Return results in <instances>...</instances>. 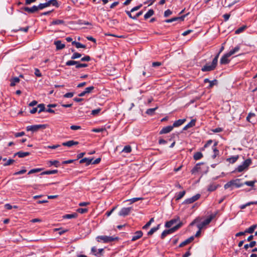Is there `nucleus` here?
<instances>
[{
    "label": "nucleus",
    "mask_w": 257,
    "mask_h": 257,
    "mask_svg": "<svg viewBox=\"0 0 257 257\" xmlns=\"http://www.w3.org/2000/svg\"><path fill=\"white\" fill-rule=\"evenodd\" d=\"M143 199V198H141V197H136V198H133L132 199H131L130 200V201H131V202L132 203H134L136 201H139V200H141Z\"/></svg>",
    "instance_id": "55"
},
{
    "label": "nucleus",
    "mask_w": 257,
    "mask_h": 257,
    "mask_svg": "<svg viewBox=\"0 0 257 257\" xmlns=\"http://www.w3.org/2000/svg\"><path fill=\"white\" fill-rule=\"evenodd\" d=\"M238 158L239 156L238 155L232 156L231 157L227 159V161L229 162L230 163L233 164L238 160Z\"/></svg>",
    "instance_id": "26"
},
{
    "label": "nucleus",
    "mask_w": 257,
    "mask_h": 257,
    "mask_svg": "<svg viewBox=\"0 0 257 257\" xmlns=\"http://www.w3.org/2000/svg\"><path fill=\"white\" fill-rule=\"evenodd\" d=\"M35 74L38 77H41L42 76L41 73L40 72V70L37 68H36L35 69Z\"/></svg>",
    "instance_id": "64"
},
{
    "label": "nucleus",
    "mask_w": 257,
    "mask_h": 257,
    "mask_svg": "<svg viewBox=\"0 0 257 257\" xmlns=\"http://www.w3.org/2000/svg\"><path fill=\"white\" fill-rule=\"evenodd\" d=\"M185 191H183L178 193L176 195V200H178L181 199L185 195Z\"/></svg>",
    "instance_id": "30"
},
{
    "label": "nucleus",
    "mask_w": 257,
    "mask_h": 257,
    "mask_svg": "<svg viewBox=\"0 0 257 257\" xmlns=\"http://www.w3.org/2000/svg\"><path fill=\"white\" fill-rule=\"evenodd\" d=\"M255 182V181H246L244 183V184L248 186L253 187Z\"/></svg>",
    "instance_id": "51"
},
{
    "label": "nucleus",
    "mask_w": 257,
    "mask_h": 257,
    "mask_svg": "<svg viewBox=\"0 0 257 257\" xmlns=\"http://www.w3.org/2000/svg\"><path fill=\"white\" fill-rule=\"evenodd\" d=\"M215 217V215H210L207 219L201 222L200 223L197 225V228L200 230H201L205 226L210 223L211 220Z\"/></svg>",
    "instance_id": "6"
},
{
    "label": "nucleus",
    "mask_w": 257,
    "mask_h": 257,
    "mask_svg": "<svg viewBox=\"0 0 257 257\" xmlns=\"http://www.w3.org/2000/svg\"><path fill=\"white\" fill-rule=\"evenodd\" d=\"M131 209V207L122 208L119 212L118 215L122 216H126L130 213Z\"/></svg>",
    "instance_id": "11"
},
{
    "label": "nucleus",
    "mask_w": 257,
    "mask_h": 257,
    "mask_svg": "<svg viewBox=\"0 0 257 257\" xmlns=\"http://www.w3.org/2000/svg\"><path fill=\"white\" fill-rule=\"evenodd\" d=\"M179 220V217H177L175 218L172 219L171 220L167 221L165 223V227L167 228L171 227L174 224L177 223Z\"/></svg>",
    "instance_id": "10"
},
{
    "label": "nucleus",
    "mask_w": 257,
    "mask_h": 257,
    "mask_svg": "<svg viewBox=\"0 0 257 257\" xmlns=\"http://www.w3.org/2000/svg\"><path fill=\"white\" fill-rule=\"evenodd\" d=\"M243 185V184L240 183V179H236L235 180H232L228 182L226 184L224 185V187L225 189H227L229 188H232L233 187L239 188L242 186Z\"/></svg>",
    "instance_id": "3"
},
{
    "label": "nucleus",
    "mask_w": 257,
    "mask_h": 257,
    "mask_svg": "<svg viewBox=\"0 0 257 257\" xmlns=\"http://www.w3.org/2000/svg\"><path fill=\"white\" fill-rule=\"evenodd\" d=\"M158 108V106H156L155 108L148 109L146 111V113L149 115H152L154 113L155 111L157 110Z\"/></svg>",
    "instance_id": "36"
},
{
    "label": "nucleus",
    "mask_w": 257,
    "mask_h": 257,
    "mask_svg": "<svg viewBox=\"0 0 257 257\" xmlns=\"http://www.w3.org/2000/svg\"><path fill=\"white\" fill-rule=\"evenodd\" d=\"M101 109L100 108H98L96 109L92 110L91 111V114L95 115L98 114L100 111Z\"/></svg>",
    "instance_id": "60"
},
{
    "label": "nucleus",
    "mask_w": 257,
    "mask_h": 257,
    "mask_svg": "<svg viewBox=\"0 0 257 257\" xmlns=\"http://www.w3.org/2000/svg\"><path fill=\"white\" fill-rule=\"evenodd\" d=\"M49 163L50 165H54L56 167H58V165L59 163V162L58 161L55 160V161H49Z\"/></svg>",
    "instance_id": "59"
},
{
    "label": "nucleus",
    "mask_w": 257,
    "mask_h": 257,
    "mask_svg": "<svg viewBox=\"0 0 257 257\" xmlns=\"http://www.w3.org/2000/svg\"><path fill=\"white\" fill-rule=\"evenodd\" d=\"M193 239H194V237L193 236H191L190 238L186 239L185 240H184V241L181 242L179 246L180 247H183V246L186 245V244L189 243L190 242H191Z\"/></svg>",
    "instance_id": "23"
},
{
    "label": "nucleus",
    "mask_w": 257,
    "mask_h": 257,
    "mask_svg": "<svg viewBox=\"0 0 257 257\" xmlns=\"http://www.w3.org/2000/svg\"><path fill=\"white\" fill-rule=\"evenodd\" d=\"M87 66H88V65L87 64H85V63L81 64V63H79L78 62V63L76 65V68H82V67H87Z\"/></svg>",
    "instance_id": "53"
},
{
    "label": "nucleus",
    "mask_w": 257,
    "mask_h": 257,
    "mask_svg": "<svg viewBox=\"0 0 257 257\" xmlns=\"http://www.w3.org/2000/svg\"><path fill=\"white\" fill-rule=\"evenodd\" d=\"M213 151V155H212V158L215 159L219 155V151L216 148H212Z\"/></svg>",
    "instance_id": "43"
},
{
    "label": "nucleus",
    "mask_w": 257,
    "mask_h": 257,
    "mask_svg": "<svg viewBox=\"0 0 257 257\" xmlns=\"http://www.w3.org/2000/svg\"><path fill=\"white\" fill-rule=\"evenodd\" d=\"M200 197V195L199 194H197L190 198L186 199L183 203L184 204H191L199 199Z\"/></svg>",
    "instance_id": "8"
},
{
    "label": "nucleus",
    "mask_w": 257,
    "mask_h": 257,
    "mask_svg": "<svg viewBox=\"0 0 257 257\" xmlns=\"http://www.w3.org/2000/svg\"><path fill=\"white\" fill-rule=\"evenodd\" d=\"M46 127V125L45 124H37L27 126L26 127V130L27 131L36 132L40 129H44Z\"/></svg>",
    "instance_id": "7"
},
{
    "label": "nucleus",
    "mask_w": 257,
    "mask_h": 257,
    "mask_svg": "<svg viewBox=\"0 0 257 257\" xmlns=\"http://www.w3.org/2000/svg\"><path fill=\"white\" fill-rule=\"evenodd\" d=\"M142 235L143 232L142 231L140 230L136 231L132 237V241H134L137 240V239L140 238Z\"/></svg>",
    "instance_id": "15"
},
{
    "label": "nucleus",
    "mask_w": 257,
    "mask_h": 257,
    "mask_svg": "<svg viewBox=\"0 0 257 257\" xmlns=\"http://www.w3.org/2000/svg\"><path fill=\"white\" fill-rule=\"evenodd\" d=\"M254 204H257V201H250V202H247L245 204L240 205L239 208L241 209H244L247 206H250V205H254Z\"/></svg>",
    "instance_id": "25"
},
{
    "label": "nucleus",
    "mask_w": 257,
    "mask_h": 257,
    "mask_svg": "<svg viewBox=\"0 0 257 257\" xmlns=\"http://www.w3.org/2000/svg\"><path fill=\"white\" fill-rule=\"evenodd\" d=\"M26 169H23V170H21L19 171H18V172H15L14 175H20V174H23L24 173H25L26 172Z\"/></svg>",
    "instance_id": "58"
},
{
    "label": "nucleus",
    "mask_w": 257,
    "mask_h": 257,
    "mask_svg": "<svg viewBox=\"0 0 257 257\" xmlns=\"http://www.w3.org/2000/svg\"><path fill=\"white\" fill-rule=\"evenodd\" d=\"M174 127L173 125H169L164 127L160 132V134H165L170 133L172 131Z\"/></svg>",
    "instance_id": "13"
},
{
    "label": "nucleus",
    "mask_w": 257,
    "mask_h": 257,
    "mask_svg": "<svg viewBox=\"0 0 257 257\" xmlns=\"http://www.w3.org/2000/svg\"><path fill=\"white\" fill-rule=\"evenodd\" d=\"M230 57V55L227 53L224 54L220 59V63L221 64H226L229 62L228 58Z\"/></svg>",
    "instance_id": "12"
},
{
    "label": "nucleus",
    "mask_w": 257,
    "mask_h": 257,
    "mask_svg": "<svg viewBox=\"0 0 257 257\" xmlns=\"http://www.w3.org/2000/svg\"><path fill=\"white\" fill-rule=\"evenodd\" d=\"M37 108H39V109L38 110L39 113H41V112H43V111H45L46 109H45L44 104L41 103V104H39L37 106Z\"/></svg>",
    "instance_id": "39"
},
{
    "label": "nucleus",
    "mask_w": 257,
    "mask_h": 257,
    "mask_svg": "<svg viewBox=\"0 0 257 257\" xmlns=\"http://www.w3.org/2000/svg\"><path fill=\"white\" fill-rule=\"evenodd\" d=\"M218 57L219 54H217V55L213 59L212 63L211 64L208 63L206 64L205 66L202 67L201 70L203 72H206L211 71L214 70L217 65Z\"/></svg>",
    "instance_id": "1"
},
{
    "label": "nucleus",
    "mask_w": 257,
    "mask_h": 257,
    "mask_svg": "<svg viewBox=\"0 0 257 257\" xmlns=\"http://www.w3.org/2000/svg\"><path fill=\"white\" fill-rule=\"evenodd\" d=\"M172 14V12L170 10H167L164 12V17H168Z\"/></svg>",
    "instance_id": "56"
},
{
    "label": "nucleus",
    "mask_w": 257,
    "mask_h": 257,
    "mask_svg": "<svg viewBox=\"0 0 257 257\" xmlns=\"http://www.w3.org/2000/svg\"><path fill=\"white\" fill-rule=\"evenodd\" d=\"M239 49H240V47L239 46H237L235 48H234L233 49L231 50L228 53V54H229V55H230L231 56L232 55H233V54H235V53L239 51Z\"/></svg>",
    "instance_id": "29"
},
{
    "label": "nucleus",
    "mask_w": 257,
    "mask_h": 257,
    "mask_svg": "<svg viewBox=\"0 0 257 257\" xmlns=\"http://www.w3.org/2000/svg\"><path fill=\"white\" fill-rule=\"evenodd\" d=\"M182 226V223L179 222L176 225H175L174 227L164 230L161 234V238H164L168 234H171L175 232L176 230L178 229Z\"/></svg>",
    "instance_id": "4"
},
{
    "label": "nucleus",
    "mask_w": 257,
    "mask_h": 257,
    "mask_svg": "<svg viewBox=\"0 0 257 257\" xmlns=\"http://www.w3.org/2000/svg\"><path fill=\"white\" fill-rule=\"evenodd\" d=\"M78 144V142L74 141L73 140L69 141L66 142H64L62 143V145L64 146H67L68 147H71L74 145H77Z\"/></svg>",
    "instance_id": "16"
},
{
    "label": "nucleus",
    "mask_w": 257,
    "mask_h": 257,
    "mask_svg": "<svg viewBox=\"0 0 257 257\" xmlns=\"http://www.w3.org/2000/svg\"><path fill=\"white\" fill-rule=\"evenodd\" d=\"M103 250V248L97 249L96 247L95 246L91 248V252L95 256H98L99 254H101Z\"/></svg>",
    "instance_id": "14"
},
{
    "label": "nucleus",
    "mask_w": 257,
    "mask_h": 257,
    "mask_svg": "<svg viewBox=\"0 0 257 257\" xmlns=\"http://www.w3.org/2000/svg\"><path fill=\"white\" fill-rule=\"evenodd\" d=\"M20 81V79L18 77H15L11 79V86H14L16 85L17 83H18Z\"/></svg>",
    "instance_id": "38"
},
{
    "label": "nucleus",
    "mask_w": 257,
    "mask_h": 257,
    "mask_svg": "<svg viewBox=\"0 0 257 257\" xmlns=\"http://www.w3.org/2000/svg\"><path fill=\"white\" fill-rule=\"evenodd\" d=\"M92 161H93V159L84 158L80 160L79 162L80 164L86 163V165H89L91 164Z\"/></svg>",
    "instance_id": "20"
},
{
    "label": "nucleus",
    "mask_w": 257,
    "mask_h": 257,
    "mask_svg": "<svg viewBox=\"0 0 257 257\" xmlns=\"http://www.w3.org/2000/svg\"><path fill=\"white\" fill-rule=\"evenodd\" d=\"M160 226V225L158 224L157 226L151 228V229L148 232V235H152L155 232L159 229Z\"/></svg>",
    "instance_id": "31"
},
{
    "label": "nucleus",
    "mask_w": 257,
    "mask_h": 257,
    "mask_svg": "<svg viewBox=\"0 0 257 257\" xmlns=\"http://www.w3.org/2000/svg\"><path fill=\"white\" fill-rule=\"evenodd\" d=\"M154 14V12L153 10H150L149 11L144 15V18L148 19L152 16Z\"/></svg>",
    "instance_id": "34"
},
{
    "label": "nucleus",
    "mask_w": 257,
    "mask_h": 257,
    "mask_svg": "<svg viewBox=\"0 0 257 257\" xmlns=\"http://www.w3.org/2000/svg\"><path fill=\"white\" fill-rule=\"evenodd\" d=\"M54 44L56 47L57 50H61L63 49L65 45L64 44H62L61 41L60 40L56 41L54 42Z\"/></svg>",
    "instance_id": "18"
},
{
    "label": "nucleus",
    "mask_w": 257,
    "mask_h": 257,
    "mask_svg": "<svg viewBox=\"0 0 257 257\" xmlns=\"http://www.w3.org/2000/svg\"><path fill=\"white\" fill-rule=\"evenodd\" d=\"M90 60V57L89 56H85L81 59V61L88 62Z\"/></svg>",
    "instance_id": "63"
},
{
    "label": "nucleus",
    "mask_w": 257,
    "mask_h": 257,
    "mask_svg": "<svg viewBox=\"0 0 257 257\" xmlns=\"http://www.w3.org/2000/svg\"><path fill=\"white\" fill-rule=\"evenodd\" d=\"M132 151V148L130 146H125L123 149L122 152L126 153H129Z\"/></svg>",
    "instance_id": "40"
},
{
    "label": "nucleus",
    "mask_w": 257,
    "mask_h": 257,
    "mask_svg": "<svg viewBox=\"0 0 257 257\" xmlns=\"http://www.w3.org/2000/svg\"><path fill=\"white\" fill-rule=\"evenodd\" d=\"M24 135H25V133L24 132L16 133L15 134V137L16 138L22 137Z\"/></svg>",
    "instance_id": "61"
},
{
    "label": "nucleus",
    "mask_w": 257,
    "mask_h": 257,
    "mask_svg": "<svg viewBox=\"0 0 257 257\" xmlns=\"http://www.w3.org/2000/svg\"><path fill=\"white\" fill-rule=\"evenodd\" d=\"M58 172L57 170H49V171H46L43 172L41 173V175H50V174H56Z\"/></svg>",
    "instance_id": "32"
},
{
    "label": "nucleus",
    "mask_w": 257,
    "mask_h": 257,
    "mask_svg": "<svg viewBox=\"0 0 257 257\" xmlns=\"http://www.w3.org/2000/svg\"><path fill=\"white\" fill-rule=\"evenodd\" d=\"M22 9L30 14L35 13L39 11L38 6H33L31 8L24 7Z\"/></svg>",
    "instance_id": "9"
},
{
    "label": "nucleus",
    "mask_w": 257,
    "mask_h": 257,
    "mask_svg": "<svg viewBox=\"0 0 257 257\" xmlns=\"http://www.w3.org/2000/svg\"><path fill=\"white\" fill-rule=\"evenodd\" d=\"M212 140H209L207 143L204 145V147L201 149L202 151H204L206 148H207L212 143Z\"/></svg>",
    "instance_id": "50"
},
{
    "label": "nucleus",
    "mask_w": 257,
    "mask_h": 257,
    "mask_svg": "<svg viewBox=\"0 0 257 257\" xmlns=\"http://www.w3.org/2000/svg\"><path fill=\"white\" fill-rule=\"evenodd\" d=\"M251 160L250 159L245 160L241 165L238 166L235 170V171L241 172L247 169L248 167L251 164Z\"/></svg>",
    "instance_id": "5"
},
{
    "label": "nucleus",
    "mask_w": 257,
    "mask_h": 257,
    "mask_svg": "<svg viewBox=\"0 0 257 257\" xmlns=\"http://www.w3.org/2000/svg\"><path fill=\"white\" fill-rule=\"evenodd\" d=\"M185 121L186 119L185 118L178 119L174 122L173 126L174 127H178L183 124L185 122Z\"/></svg>",
    "instance_id": "19"
},
{
    "label": "nucleus",
    "mask_w": 257,
    "mask_h": 257,
    "mask_svg": "<svg viewBox=\"0 0 257 257\" xmlns=\"http://www.w3.org/2000/svg\"><path fill=\"white\" fill-rule=\"evenodd\" d=\"M257 227V224H253L245 230V232L252 233Z\"/></svg>",
    "instance_id": "22"
},
{
    "label": "nucleus",
    "mask_w": 257,
    "mask_h": 257,
    "mask_svg": "<svg viewBox=\"0 0 257 257\" xmlns=\"http://www.w3.org/2000/svg\"><path fill=\"white\" fill-rule=\"evenodd\" d=\"M72 44L75 45L77 48H86L85 45L82 44L79 42H77L76 41H73L72 42Z\"/></svg>",
    "instance_id": "27"
},
{
    "label": "nucleus",
    "mask_w": 257,
    "mask_h": 257,
    "mask_svg": "<svg viewBox=\"0 0 257 257\" xmlns=\"http://www.w3.org/2000/svg\"><path fill=\"white\" fill-rule=\"evenodd\" d=\"M216 188L217 187L216 186L214 185H210L208 188V190L209 191H213L215 190L216 189Z\"/></svg>",
    "instance_id": "62"
},
{
    "label": "nucleus",
    "mask_w": 257,
    "mask_h": 257,
    "mask_svg": "<svg viewBox=\"0 0 257 257\" xmlns=\"http://www.w3.org/2000/svg\"><path fill=\"white\" fill-rule=\"evenodd\" d=\"M256 242L255 241H251L249 244H245L244 245V248L247 250L248 247H253L256 245Z\"/></svg>",
    "instance_id": "28"
},
{
    "label": "nucleus",
    "mask_w": 257,
    "mask_h": 257,
    "mask_svg": "<svg viewBox=\"0 0 257 257\" xmlns=\"http://www.w3.org/2000/svg\"><path fill=\"white\" fill-rule=\"evenodd\" d=\"M246 27L245 26H243L239 28H238V29H237L236 30H235V34H240V33L242 32L245 29H246Z\"/></svg>",
    "instance_id": "45"
},
{
    "label": "nucleus",
    "mask_w": 257,
    "mask_h": 257,
    "mask_svg": "<svg viewBox=\"0 0 257 257\" xmlns=\"http://www.w3.org/2000/svg\"><path fill=\"white\" fill-rule=\"evenodd\" d=\"M30 155L29 152H18L15 154L14 156H18L19 158H24Z\"/></svg>",
    "instance_id": "21"
},
{
    "label": "nucleus",
    "mask_w": 257,
    "mask_h": 257,
    "mask_svg": "<svg viewBox=\"0 0 257 257\" xmlns=\"http://www.w3.org/2000/svg\"><path fill=\"white\" fill-rule=\"evenodd\" d=\"M48 7H49V4H47V2H46L45 3H43V4H40L38 6V8L39 9V10H43V9H44L45 8H47Z\"/></svg>",
    "instance_id": "41"
},
{
    "label": "nucleus",
    "mask_w": 257,
    "mask_h": 257,
    "mask_svg": "<svg viewBox=\"0 0 257 257\" xmlns=\"http://www.w3.org/2000/svg\"><path fill=\"white\" fill-rule=\"evenodd\" d=\"M64 23V21L61 20H56L52 22V24L53 25H60Z\"/></svg>",
    "instance_id": "52"
},
{
    "label": "nucleus",
    "mask_w": 257,
    "mask_h": 257,
    "mask_svg": "<svg viewBox=\"0 0 257 257\" xmlns=\"http://www.w3.org/2000/svg\"><path fill=\"white\" fill-rule=\"evenodd\" d=\"M78 63V61H73V60H69L66 62V65L67 66H71L73 65H77Z\"/></svg>",
    "instance_id": "46"
},
{
    "label": "nucleus",
    "mask_w": 257,
    "mask_h": 257,
    "mask_svg": "<svg viewBox=\"0 0 257 257\" xmlns=\"http://www.w3.org/2000/svg\"><path fill=\"white\" fill-rule=\"evenodd\" d=\"M77 211L80 213L83 214L86 213L88 211V209L87 208H78L77 209Z\"/></svg>",
    "instance_id": "54"
},
{
    "label": "nucleus",
    "mask_w": 257,
    "mask_h": 257,
    "mask_svg": "<svg viewBox=\"0 0 257 257\" xmlns=\"http://www.w3.org/2000/svg\"><path fill=\"white\" fill-rule=\"evenodd\" d=\"M47 2V4H49V7L50 6V5H52L53 6H55L56 7H59V5L57 2L56 0H49Z\"/></svg>",
    "instance_id": "37"
},
{
    "label": "nucleus",
    "mask_w": 257,
    "mask_h": 257,
    "mask_svg": "<svg viewBox=\"0 0 257 257\" xmlns=\"http://www.w3.org/2000/svg\"><path fill=\"white\" fill-rule=\"evenodd\" d=\"M15 162V160H13V159H9L6 162H5L3 165L4 166H9L11 164H12L13 163Z\"/></svg>",
    "instance_id": "49"
},
{
    "label": "nucleus",
    "mask_w": 257,
    "mask_h": 257,
    "mask_svg": "<svg viewBox=\"0 0 257 257\" xmlns=\"http://www.w3.org/2000/svg\"><path fill=\"white\" fill-rule=\"evenodd\" d=\"M77 214L76 213H74L72 214H66L64 216V218H66V219H71V218H76V217H77Z\"/></svg>",
    "instance_id": "35"
},
{
    "label": "nucleus",
    "mask_w": 257,
    "mask_h": 257,
    "mask_svg": "<svg viewBox=\"0 0 257 257\" xmlns=\"http://www.w3.org/2000/svg\"><path fill=\"white\" fill-rule=\"evenodd\" d=\"M195 122H196L195 119L191 120V121L189 123H188L187 125H186L184 127L183 130H187L188 128L192 127L195 126Z\"/></svg>",
    "instance_id": "24"
},
{
    "label": "nucleus",
    "mask_w": 257,
    "mask_h": 257,
    "mask_svg": "<svg viewBox=\"0 0 257 257\" xmlns=\"http://www.w3.org/2000/svg\"><path fill=\"white\" fill-rule=\"evenodd\" d=\"M201 165H204L203 163L197 164L194 168L192 169L191 172L192 174H195L197 172H201Z\"/></svg>",
    "instance_id": "17"
},
{
    "label": "nucleus",
    "mask_w": 257,
    "mask_h": 257,
    "mask_svg": "<svg viewBox=\"0 0 257 257\" xmlns=\"http://www.w3.org/2000/svg\"><path fill=\"white\" fill-rule=\"evenodd\" d=\"M94 89V87L93 86H90V87H86L85 89V92L86 94H88V93H90L92 92V91Z\"/></svg>",
    "instance_id": "48"
},
{
    "label": "nucleus",
    "mask_w": 257,
    "mask_h": 257,
    "mask_svg": "<svg viewBox=\"0 0 257 257\" xmlns=\"http://www.w3.org/2000/svg\"><path fill=\"white\" fill-rule=\"evenodd\" d=\"M81 56V54L77 52H75L71 56L72 59H76L79 58H80Z\"/></svg>",
    "instance_id": "47"
},
{
    "label": "nucleus",
    "mask_w": 257,
    "mask_h": 257,
    "mask_svg": "<svg viewBox=\"0 0 257 257\" xmlns=\"http://www.w3.org/2000/svg\"><path fill=\"white\" fill-rule=\"evenodd\" d=\"M74 93L73 92H68L66 93L64 95V97L65 98H71L73 96Z\"/></svg>",
    "instance_id": "57"
},
{
    "label": "nucleus",
    "mask_w": 257,
    "mask_h": 257,
    "mask_svg": "<svg viewBox=\"0 0 257 257\" xmlns=\"http://www.w3.org/2000/svg\"><path fill=\"white\" fill-rule=\"evenodd\" d=\"M118 238L116 236L99 235L96 237V239L98 242H103L105 243L111 242L114 240H117Z\"/></svg>",
    "instance_id": "2"
},
{
    "label": "nucleus",
    "mask_w": 257,
    "mask_h": 257,
    "mask_svg": "<svg viewBox=\"0 0 257 257\" xmlns=\"http://www.w3.org/2000/svg\"><path fill=\"white\" fill-rule=\"evenodd\" d=\"M203 157V154L201 152H196L193 156L194 159L195 160H198Z\"/></svg>",
    "instance_id": "33"
},
{
    "label": "nucleus",
    "mask_w": 257,
    "mask_h": 257,
    "mask_svg": "<svg viewBox=\"0 0 257 257\" xmlns=\"http://www.w3.org/2000/svg\"><path fill=\"white\" fill-rule=\"evenodd\" d=\"M54 231H59V235H62L63 234H64V233L66 232L68 230L67 229H62V228H55L54 229Z\"/></svg>",
    "instance_id": "44"
},
{
    "label": "nucleus",
    "mask_w": 257,
    "mask_h": 257,
    "mask_svg": "<svg viewBox=\"0 0 257 257\" xmlns=\"http://www.w3.org/2000/svg\"><path fill=\"white\" fill-rule=\"evenodd\" d=\"M154 221V218H152L150 219L149 222H148L143 227V229H147L148 228L151 224Z\"/></svg>",
    "instance_id": "42"
}]
</instances>
